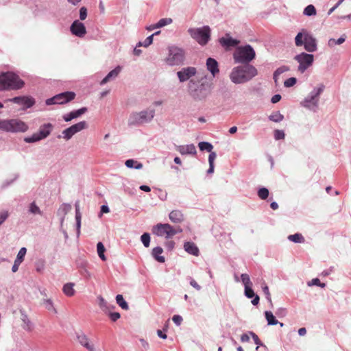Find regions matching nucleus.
Returning a JSON list of instances; mask_svg holds the SVG:
<instances>
[{
	"instance_id": "40",
	"label": "nucleus",
	"mask_w": 351,
	"mask_h": 351,
	"mask_svg": "<svg viewBox=\"0 0 351 351\" xmlns=\"http://www.w3.org/2000/svg\"><path fill=\"white\" fill-rule=\"evenodd\" d=\"M105 250H106V249H105L103 243L101 242H99L97 244V251L98 256L102 261H106V256L104 255Z\"/></svg>"
},
{
	"instance_id": "20",
	"label": "nucleus",
	"mask_w": 351,
	"mask_h": 351,
	"mask_svg": "<svg viewBox=\"0 0 351 351\" xmlns=\"http://www.w3.org/2000/svg\"><path fill=\"white\" fill-rule=\"evenodd\" d=\"M71 210V205L64 203L60 206L57 210V215L60 217V226L62 227L66 215Z\"/></svg>"
},
{
	"instance_id": "23",
	"label": "nucleus",
	"mask_w": 351,
	"mask_h": 351,
	"mask_svg": "<svg viewBox=\"0 0 351 351\" xmlns=\"http://www.w3.org/2000/svg\"><path fill=\"white\" fill-rule=\"evenodd\" d=\"M122 67L121 66H116L113 70L110 71L108 75L100 82L101 85H104L108 82L116 79L121 73Z\"/></svg>"
},
{
	"instance_id": "58",
	"label": "nucleus",
	"mask_w": 351,
	"mask_h": 351,
	"mask_svg": "<svg viewBox=\"0 0 351 351\" xmlns=\"http://www.w3.org/2000/svg\"><path fill=\"white\" fill-rule=\"evenodd\" d=\"M81 219L82 217H75L76 221V233L77 237H78L80 234V228H81Z\"/></svg>"
},
{
	"instance_id": "6",
	"label": "nucleus",
	"mask_w": 351,
	"mask_h": 351,
	"mask_svg": "<svg viewBox=\"0 0 351 351\" xmlns=\"http://www.w3.org/2000/svg\"><path fill=\"white\" fill-rule=\"evenodd\" d=\"M186 59L185 51L176 45L167 47V54L164 58L165 63L170 66H181L184 64Z\"/></svg>"
},
{
	"instance_id": "31",
	"label": "nucleus",
	"mask_w": 351,
	"mask_h": 351,
	"mask_svg": "<svg viewBox=\"0 0 351 351\" xmlns=\"http://www.w3.org/2000/svg\"><path fill=\"white\" fill-rule=\"evenodd\" d=\"M289 67L286 66H282L281 67H279L277 69L274 73V80L275 82L276 86H278L279 84V77L281 74H282L285 72L288 71Z\"/></svg>"
},
{
	"instance_id": "35",
	"label": "nucleus",
	"mask_w": 351,
	"mask_h": 351,
	"mask_svg": "<svg viewBox=\"0 0 351 351\" xmlns=\"http://www.w3.org/2000/svg\"><path fill=\"white\" fill-rule=\"evenodd\" d=\"M287 239L289 241L295 243H302L305 241L304 237L300 233L289 235Z\"/></svg>"
},
{
	"instance_id": "34",
	"label": "nucleus",
	"mask_w": 351,
	"mask_h": 351,
	"mask_svg": "<svg viewBox=\"0 0 351 351\" xmlns=\"http://www.w3.org/2000/svg\"><path fill=\"white\" fill-rule=\"evenodd\" d=\"M28 212L32 215H43V211L40 208L37 206L35 202H33L29 204L28 206Z\"/></svg>"
},
{
	"instance_id": "46",
	"label": "nucleus",
	"mask_w": 351,
	"mask_h": 351,
	"mask_svg": "<svg viewBox=\"0 0 351 351\" xmlns=\"http://www.w3.org/2000/svg\"><path fill=\"white\" fill-rule=\"evenodd\" d=\"M303 13L306 16L315 15L316 14L315 8L313 5H308L304 8Z\"/></svg>"
},
{
	"instance_id": "38",
	"label": "nucleus",
	"mask_w": 351,
	"mask_h": 351,
	"mask_svg": "<svg viewBox=\"0 0 351 351\" xmlns=\"http://www.w3.org/2000/svg\"><path fill=\"white\" fill-rule=\"evenodd\" d=\"M198 147L201 151H207L208 152H211L213 149V145L208 142H200Z\"/></svg>"
},
{
	"instance_id": "12",
	"label": "nucleus",
	"mask_w": 351,
	"mask_h": 351,
	"mask_svg": "<svg viewBox=\"0 0 351 351\" xmlns=\"http://www.w3.org/2000/svg\"><path fill=\"white\" fill-rule=\"evenodd\" d=\"M152 232L158 237L172 238L175 235L174 227L169 223H158L152 228Z\"/></svg>"
},
{
	"instance_id": "57",
	"label": "nucleus",
	"mask_w": 351,
	"mask_h": 351,
	"mask_svg": "<svg viewBox=\"0 0 351 351\" xmlns=\"http://www.w3.org/2000/svg\"><path fill=\"white\" fill-rule=\"evenodd\" d=\"M250 335L252 336L255 344L257 345V347H256V349H258V348L260 346H263L261 340L259 339L258 337L253 332H250Z\"/></svg>"
},
{
	"instance_id": "60",
	"label": "nucleus",
	"mask_w": 351,
	"mask_h": 351,
	"mask_svg": "<svg viewBox=\"0 0 351 351\" xmlns=\"http://www.w3.org/2000/svg\"><path fill=\"white\" fill-rule=\"evenodd\" d=\"M172 320L177 326H180L182 324L183 319L180 315H175L173 316Z\"/></svg>"
},
{
	"instance_id": "49",
	"label": "nucleus",
	"mask_w": 351,
	"mask_h": 351,
	"mask_svg": "<svg viewBox=\"0 0 351 351\" xmlns=\"http://www.w3.org/2000/svg\"><path fill=\"white\" fill-rule=\"evenodd\" d=\"M141 242L145 247H148L150 243V235L148 233H144L141 237Z\"/></svg>"
},
{
	"instance_id": "10",
	"label": "nucleus",
	"mask_w": 351,
	"mask_h": 351,
	"mask_svg": "<svg viewBox=\"0 0 351 351\" xmlns=\"http://www.w3.org/2000/svg\"><path fill=\"white\" fill-rule=\"evenodd\" d=\"M190 36L202 46L206 45L210 40L211 29L209 26L191 27L187 30Z\"/></svg>"
},
{
	"instance_id": "17",
	"label": "nucleus",
	"mask_w": 351,
	"mask_h": 351,
	"mask_svg": "<svg viewBox=\"0 0 351 351\" xmlns=\"http://www.w3.org/2000/svg\"><path fill=\"white\" fill-rule=\"evenodd\" d=\"M70 31L72 34L79 38H82L86 34V29L84 24L79 20H75L73 22L70 27Z\"/></svg>"
},
{
	"instance_id": "62",
	"label": "nucleus",
	"mask_w": 351,
	"mask_h": 351,
	"mask_svg": "<svg viewBox=\"0 0 351 351\" xmlns=\"http://www.w3.org/2000/svg\"><path fill=\"white\" fill-rule=\"evenodd\" d=\"M210 154L208 156V162H209V165H214V161L217 157V154L215 152H209Z\"/></svg>"
},
{
	"instance_id": "54",
	"label": "nucleus",
	"mask_w": 351,
	"mask_h": 351,
	"mask_svg": "<svg viewBox=\"0 0 351 351\" xmlns=\"http://www.w3.org/2000/svg\"><path fill=\"white\" fill-rule=\"evenodd\" d=\"M285 132L282 130H276L274 131V138L276 140H281L285 138Z\"/></svg>"
},
{
	"instance_id": "59",
	"label": "nucleus",
	"mask_w": 351,
	"mask_h": 351,
	"mask_svg": "<svg viewBox=\"0 0 351 351\" xmlns=\"http://www.w3.org/2000/svg\"><path fill=\"white\" fill-rule=\"evenodd\" d=\"M262 289H263V293H265V296H266V298L270 302H271V295H270V293H269V287L265 285L262 287Z\"/></svg>"
},
{
	"instance_id": "63",
	"label": "nucleus",
	"mask_w": 351,
	"mask_h": 351,
	"mask_svg": "<svg viewBox=\"0 0 351 351\" xmlns=\"http://www.w3.org/2000/svg\"><path fill=\"white\" fill-rule=\"evenodd\" d=\"M175 246V242L173 241H167L165 243V247L169 250H172L174 248Z\"/></svg>"
},
{
	"instance_id": "64",
	"label": "nucleus",
	"mask_w": 351,
	"mask_h": 351,
	"mask_svg": "<svg viewBox=\"0 0 351 351\" xmlns=\"http://www.w3.org/2000/svg\"><path fill=\"white\" fill-rule=\"evenodd\" d=\"M110 317L112 321L115 322L120 318V313L117 312L111 313L110 314Z\"/></svg>"
},
{
	"instance_id": "3",
	"label": "nucleus",
	"mask_w": 351,
	"mask_h": 351,
	"mask_svg": "<svg viewBox=\"0 0 351 351\" xmlns=\"http://www.w3.org/2000/svg\"><path fill=\"white\" fill-rule=\"evenodd\" d=\"M295 45L296 47H304L306 51L313 53L317 50V40L307 29H302L295 36Z\"/></svg>"
},
{
	"instance_id": "44",
	"label": "nucleus",
	"mask_w": 351,
	"mask_h": 351,
	"mask_svg": "<svg viewBox=\"0 0 351 351\" xmlns=\"http://www.w3.org/2000/svg\"><path fill=\"white\" fill-rule=\"evenodd\" d=\"M172 21H173L171 18L161 19L156 23V27H158V28H161L166 25H170Z\"/></svg>"
},
{
	"instance_id": "32",
	"label": "nucleus",
	"mask_w": 351,
	"mask_h": 351,
	"mask_svg": "<svg viewBox=\"0 0 351 351\" xmlns=\"http://www.w3.org/2000/svg\"><path fill=\"white\" fill-rule=\"evenodd\" d=\"M125 165L130 169H141L143 164L134 159H128L125 160Z\"/></svg>"
},
{
	"instance_id": "30",
	"label": "nucleus",
	"mask_w": 351,
	"mask_h": 351,
	"mask_svg": "<svg viewBox=\"0 0 351 351\" xmlns=\"http://www.w3.org/2000/svg\"><path fill=\"white\" fill-rule=\"evenodd\" d=\"M21 320L23 322L22 327L23 329L30 331L33 328V324L23 312L21 311Z\"/></svg>"
},
{
	"instance_id": "52",
	"label": "nucleus",
	"mask_w": 351,
	"mask_h": 351,
	"mask_svg": "<svg viewBox=\"0 0 351 351\" xmlns=\"http://www.w3.org/2000/svg\"><path fill=\"white\" fill-rule=\"evenodd\" d=\"M287 314V310L283 307H280L276 311V315L280 318L285 317Z\"/></svg>"
},
{
	"instance_id": "18",
	"label": "nucleus",
	"mask_w": 351,
	"mask_h": 351,
	"mask_svg": "<svg viewBox=\"0 0 351 351\" xmlns=\"http://www.w3.org/2000/svg\"><path fill=\"white\" fill-rule=\"evenodd\" d=\"M77 339L79 343L88 351H97L94 344L85 334L82 332L77 334Z\"/></svg>"
},
{
	"instance_id": "51",
	"label": "nucleus",
	"mask_w": 351,
	"mask_h": 351,
	"mask_svg": "<svg viewBox=\"0 0 351 351\" xmlns=\"http://www.w3.org/2000/svg\"><path fill=\"white\" fill-rule=\"evenodd\" d=\"M296 82L297 80L295 77H290L284 82V85L285 87L289 88L293 86Z\"/></svg>"
},
{
	"instance_id": "27",
	"label": "nucleus",
	"mask_w": 351,
	"mask_h": 351,
	"mask_svg": "<svg viewBox=\"0 0 351 351\" xmlns=\"http://www.w3.org/2000/svg\"><path fill=\"white\" fill-rule=\"evenodd\" d=\"M75 284L73 282H67L62 287V292L68 297H72L75 294L74 289Z\"/></svg>"
},
{
	"instance_id": "15",
	"label": "nucleus",
	"mask_w": 351,
	"mask_h": 351,
	"mask_svg": "<svg viewBox=\"0 0 351 351\" xmlns=\"http://www.w3.org/2000/svg\"><path fill=\"white\" fill-rule=\"evenodd\" d=\"M197 70L194 66H186L182 68L176 73L177 77L180 83H184L187 81L190 82L191 80H195L193 78L196 75Z\"/></svg>"
},
{
	"instance_id": "13",
	"label": "nucleus",
	"mask_w": 351,
	"mask_h": 351,
	"mask_svg": "<svg viewBox=\"0 0 351 351\" xmlns=\"http://www.w3.org/2000/svg\"><path fill=\"white\" fill-rule=\"evenodd\" d=\"M88 124L85 121H80L62 132V137L66 140H70L75 134L87 128Z\"/></svg>"
},
{
	"instance_id": "43",
	"label": "nucleus",
	"mask_w": 351,
	"mask_h": 351,
	"mask_svg": "<svg viewBox=\"0 0 351 351\" xmlns=\"http://www.w3.org/2000/svg\"><path fill=\"white\" fill-rule=\"evenodd\" d=\"M284 119V116L280 113V112H276L273 114H271L269 117V119L271 121L278 123L282 121Z\"/></svg>"
},
{
	"instance_id": "21",
	"label": "nucleus",
	"mask_w": 351,
	"mask_h": 351,
	"mask_svg": "<svg viewBox=\"0 0 351 351\" xmlns=\"http://www.w3.org/2000/svg\"><path fill=\"white\" fill-rule=\"evenodd\" d=\"M206 64L207 70L210 72L213 77L219 73V64L215 59L208 58L206 60Z\"/></svg>"
},
{
	"instance_id": "50",
	"label": "nucleus",
	"mask_w": 351,
	"mask_h": 351,
	"mask_svg": "<svg viewBox=\"0 0 351 351\" xmlns=\"http://www.w3.org/2000/svg\"><path fill=\"white\" fill-rule=\"evenodd\" d=\"M36 270L38 272H43L45 267V261L43 260H39L36 263Z\"/></svg>"
},
{
	"instance_id": "28",
	"label": "nucleus",
	"mask_w": 351,
	"mask_h": 351,
	"mask_svg": "<svg viewBox=\"0 0 351 351\" xmlns=\"http://www.w3.org/2000/svg\"><path fill=\"white\" fill-rule=\"evenodd\" d=\"M163 252V250L161 247H156L153 248L152 252V255L154 258L155 260H156L159 263H165V258L163 256H161V254Z\"/></svg>"
},
{
	"instance_id": "53",
	"label": "nucleus",
	"mask_w": 351,
	"mask_h": 351,
	"mask_svg": "<svg viewBox=\"0 0 351 351\" xmlns=\"http://www.w3.org/2000/svg\"><path fill=\"white\" fill-rule=\"evenodd\" d=\"M97 300H98V304L99 306V307L102 309V310H105L106 308H108V303L104 299L103 297L101 296H99L97 298Z\"/></svg>"
},
{
	"instance_id": "33",
	"label": "nucleus",
	"mask_w": 351,
	"mask_h": 351,
	"mask_svg": "<svg viewBox=\"0 0 351 351\" xmlns=\"http://www.w3.org/2000/svg\"><path fill=\"white\" fill-rule=\"evenodd\" d=\"M264 314L269 326H274L279 323L272 312L267 311Z\"/></svg>"
},
{
	"instance_id": "56",
	"label": "nucleus",
	"mask_w": 351,
	"mask_h": 351,
	"mask_svg": "<svg viewBox=\"0 0 351 351\" xmlns=\"http://www.w3.org/2000/svg\"><path fill=\"white\" fill-rule=\"evenodd\" d=\"M9 213L7 210L0 212V226L8 219Z\"/></svg>"
},
{
	"instance_id": "19",
	"label": "nucleus",
	"mask_w": 351,
	"mask_h": 351,
	"mask_svg": "<svg viewBox=\"0 0 351 351\" xmlns=\"http://www.w3.org/2000/svg\"><path fill=\"white\" fill-rule=\"evenodd\" d=\"M219 41L220 45L226 49L236 47L239 43L238 40L232 38L229 34H226V36L221 38Z\"/></svg>"
},
{
	"instance_id": "39",
	"label": "nucleus",
	"mask_w": 351,
	"mask_h": 351,
	"mask_svg": "<svg viewBox=\"0 0 351 351\" xmlns=\"http://www.w3.org/2000/svg\"><path fill=\"white\" fill-rule=\"evenodd\" d=\"M86 111H87V108L86 107H83L78 110L71 111L69 113L71 115V117L73 118V119H77V118L81 117Z\"/></svg>"
},
{
	"instance_id": "22",
	"label": "nucleus",
	"mask_w": 351,
	"mask_h": 351,
	"mask_svg": "<svg viewBox=\"0 0 351 351\" xmlns=\"http://www.w3.org/2000/svg\"><path fill=\"white\" fill-rule=\"evenodd\" d=\"M53 129V125L51 123H45L39 128V130L37 132L40 139H45L49 136Z\"/></svg>"
},
{
	"instance_id": "5",
	"label": "nucleus",
	"mask_w": 351,
	"mask_h": 351,
	"mask_svg": "<svg viewBox=\"0 0 351 351\" xmlns=\"http://www.w3.org/2000/svg\"><path fill=\"white\" fill-rule=\"evenodd\" d=\"M155 109L147 108L141 111L132 112L128 118V125L129 126H138L150 123L155 117Z\"/></svg>"
},
{
	"instance_id": "37",
	"label": "nucleus",
	"mask_w": 351,
	"mask_h": 351,
	"mask_svg": "<svg viewBox=\"0 0 351 351\" xmlns=\"http://www.w3.org/2000/svg\"><path fill=\"white\" fill-rule=\"evenodd\" d=\"M43 305L46 309L49 311L53 312L54 313H57V311L54 307L53 302L51 299H44L43 300Z\"/></svg>"
},
{
	"instance_id": "26",
	"label": "nucleus",
	"mask_w": 351,
	"mask_h": 351,
	"mask_svg": "<svg viewBox=\"0 0 351 351\" xmlns=\"http://www.w3.org/2000/svg\"><path fill=\"white\" fill-rule=\"evenodd\" d=\"M184 249L186 252L191 255L196 256L199 255V249L197 247V245L193 242H185L184 244Z\"/></svg>"
},
{
	"instance_id": "47",
	"label": "nucleus",
	"mask_w": 351,
	"mask_h": 351,
	"mask_svg": "<svg viewBox=\"0 0 351 351\" xmlns=\"http://www.w3.org/2000/svg\"><path fill=\"white\" fill-rule=\"evenodd\" d=\"M241 281L245 287H252V282L250 280V276L247 274H242L241 276Z\"/></svg>"
},
{
	"instance_id": "25",
	"label": "nucleus",
	"mask_w": 351,
	"mask_h": 351,
	"mask_svg": "<svg viewBox=\"0 0 351 351\" xmlns=\"http://www.w3.org/2000/svg\"><path fill=\"white\" fill-rule=\"evenodd\" d=\"M170 221L173 223H180L184 220V216L182 211L173 210L169 214Z\"/></svg>"
},
{
	"instance_id": "4",
	"label": "nucleus",
	"mask_w": 351,
	"mask_h": 351,
	"mask_svg": "<svg viewBox=\"0 0 351 351\" xmlns=\"http://www.w3.org/2000/svg\"><path fill=\"white\" fill-rule=\"evenodd\" d=\"M325 89L323 84H319L304 97L300 105L306 109L315 112L319 108L320 95Z\"/></svg>"
},
{
	"instance_id": "48",
	"label": "nucleus",
	"mask_w": 351,
	"mask_h": 351,
	"mask_svg": "<svg viewBox=\"0 0 351 351\" xmlns=\"http://www.w3.org/2000/svg\"><path fill=\"white\" fill-rule=\"evenodd\" d=\"M258 195L261 199H266L269 196V191L265 187L261 188L258 191Z\"/></svg>"
},
{
	"instance_id": "45",
	"label": "nucleus",
	"mask_w": 351,
	"mask_h": 351,
	"mask_svg": "<svg viewBox=\"0 0 351 351\" xmlns=\"http://www.w3.org/2000/svg\"><path fill=\"white\" fill-rule=\"evenodd\" d=\"M26 252H27V249L25 247H21L20 249V250L19 251L16 258L14 261L21 264V263L24 260Z\"/></svg>"
},
{
	"instance_id": "42",
	"label": "nucleus",
	"mask_w": 351,
	"mask_h": 351,
	"mask_svg": "<svg viewBox=\"0 0 351 351\" xmlns=\"http://www.w3.org/2000/svg\"><path fill=\"white\" fill-rule=\"evenodd\" d=\"M154 36V34H152L149 36L143 42H138L136 44V47H149L152 43H153V38Z\"/></svg>"
},
{
	"instance_id": "55",
	"label": "nucleus",
	"mask_w": 351,
	"mask_h": 351,
	"mask_svg": "<svg viewBox=\"0 0 351 351\" xmlns=\"http://www.w3.org/2000/svg\"><path fill=\"white\" fill-rule=\"evenodd\" d=\"M87 17V9L85 7H82L80 9V19L84 21Z\"/></svg>"
},
{
	"instance_id": "61",
	"label": "nucleus",
	"mask_w": 351,
	"mask_h": 351,
	"mask_svg": "<svg viewBox=\"0 0 351 351\" xmlns=\"http://www.w3.org/2000/svg\"><path fill=\"white\" fill-rule=\"evenodd\" d=\"M17 175H15L14 177L10 179V180H5V182H3L1 188L4 189L7 187L8 186L13 183L17 179Z\"/></svg>"
},
{
	"instance_id": "41",
	"label": "nucleus",
	"mask_w": 351,
	"mask_h": 351,
	"mask_svg": "<svg viewBox=\"0 0 351 351\" xmlns=\"http://www.w3.org/2000/svg\"><path fill=\"white\" fill-rule=\"evenodd\" d=\"M40 141H41V139L37 132L34 133L30 136H27L24 138V141L27 143H33Z\"/></svg>"
},
{
	"instance_id": "29",
	"label": "nucleus",
	"mask_w": 351,
	"mask_h": 351,
	"mask_svg": "<svg viewBox=\"0 0 351 351\" xmlns=\"http://www.w3.org/2000/svg\"><path fill=\"white\" fill-rule=\"evenodd\" d=\"M245 295L248 298H253L252 300V304L253 305H257L258 304L259 297L258 295H255L251 287L245 288Z\"/></svg>"
},
{
	"instance_id": "24",
	"label": "nucleus",
	"mask_w": 351,
	"mask_h": 351,
	"mask_svg": "<svg viewBox=\"0 0 351 351\" xmlns=\"http://www.w3.org/2000/svg\"><path fill=\"white\" fill-rule=\"evenodd\" d=\"M182 155H195L197 153L195 146L193 144H189L185 145H179L176 148Z\"/></svg>"
},
{
	"instance_id": "14",
	"label": "nucleus",
	"mask_w": 351,
	"mask_h": 351,
	"mask_svg": "<svg viewBox=\"0 0 351 351\" xmlns=\"http://www.w3.org/2000/svg\"><path fill=\"white\" fill-rule=\"evenodd\" d=\"M75 93L73 92H64L55 95L54 97L47 99L45 101L46 104L49 106L52 104H62L73 99Z\"/></svg>"
},
{
	"instance_id": "11",
	"label": "nucleus",
	"mask_w": 351,
	"mask_h": 351,
	"mask_svg": "<svg viewBox=\"0 0 351 351\" xmlns=\"http://www.w3.org/2000/svg\"><path fill=\"white\" fill-rule=\"evenodd\" d=\"M294 60L298 63V71L303 73L313 65L314 56L308 52H301L295 56Z\"/></svg>"
},
{
	"instance_id": "2",
	"label": "nucleus",
	"mask_w": 351,
	"mask_h": 351,
	"mask_svg": "<svg viewBox=\"0 0 351 351\" xmlns=\"http://www.w3.org/2000/svg\"><path fill=\"white\" fill-rule=\"evenodd\" d=\"M257 69L250 64H241L231 70L229 77L235 84H241L250 82L258 75Z\"/></svg>"
},
{
	"instance_id": "7",
	"label": "nucleus",
	"mask_w": 351,
	"mask_h": 351,
	"mask_svg": "<svg viewBox=\"0 0 351 351\" xmlns=\"http://www.w3.org/2000/svg\"><path fill=\"white\" fill-rule=\"evenodd\" d=\"M25 83L15 73H3L0 75V91L4 90H19L23 87Z\"/></svg>"
},
{
	"instance_id": "16",
	"label": "nucleus",
	"mask_w": 351,
	"mask_h": 351,
	"mask_svg": "<svg viewBox=\"0 0 351 351\" xmlns=\"http://www.w3.org/2000/svg\"><path fill=\"white\" fill-rule=\"evenodd\" d=\"M8 101L23 106V109L31 108L35 104L34 99L28 96L15 97Z\"/></svg>"
},
{
	"instance_id": "36",
	"label": "nucleus",
	"mask_w": 351,
	"mask_h": 351,
	"mask_svg": "<svg viewBox=\"0 0 351 351\" xmlns=\"http://www.w3.org/2000/svg\"><path fill=\"white\" fill-rule=\"evenodd\" d=\"M116 302L118 304V305L123 308V310H128L129 306L126 301L123 299V297L122 295H117L116 296Z\"/></svg>"
},
{
	"instance_id": "1",
	"label": "nucleus",
	"mask_w": 351,
	"mask_h": 351,
	"mask_svg": "<svg viewBox=\"0 0 351 351\" xmlns=\"http://www.w3.org/2000/svg\"><path fill=\"white\" fill-rule=\"evenodd\" d=\"M187 88L194 99L204 101L210 95L213 84L208 81L207 76L204 75L197 80H191Z\"/></svg>"
},
{
	"instance_id": "9",
	"label": "nucleus",
	"mask_w": 351,
	"mask_h": 351,
	"mask_svg": "<svg viewBox=\"0 0 351 351\" xmlns=\"http://www.w3.org/2000/svg\"><path fill=\"white\" fill-rule=\"evenodd\" d=\"M256 56V53L250 45L239 47L233 53L235 63L250 64Z\"/></svg>"
},
{
	"instance_id": "8",
	"label": "nucleus",
	"mask_w": 351,
	"mask_h": 351,
	"mask_svg": "<svg viewBox=\"0 0 351 351\" xmlns=\"http://www.w3.org/2000/svg\"><path fill=\"white\" fill-rule=\"evenodd\" d=\"M29 129L27 123L18 119H0V130L9 133L25 132Z\"/></svg>"
}]
</instances>
